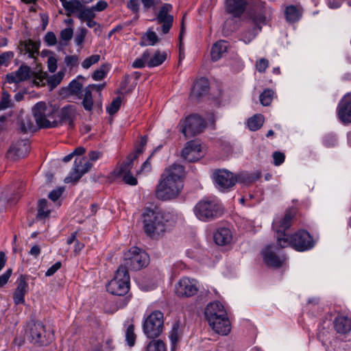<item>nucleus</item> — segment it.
Returning <instances> with one entry per match:
<instances>
[{
  "label": "nucleus",
  "mask_w": 351,
  "mask_h": 351,
  "mask_svg": "<svg viewBox=\"0 0 351 351\" xmlns=\"http://www.w3.org/2000/svg\"><path fill=\"white\" fill-rule=\"evenodd\" d=\"M184 175V168L181 165L174 163L166 168L156 186V197L163 201L176 197L182 188V178Z\"/></svg>",
  "instance_id": "obj_1"
},
{
  "label": "nucleus",
  "mask_w": 351,
  "mask_h": 351,
  "mask_svg": "<svg viewBox=\"0 0 351 351\" xmlns=\"http://www.w3.org/2000/svg\"><path fill=\"white\" fill-rule=\"evenodd\" d=\"M142 217L143 229L148 236L154 237L166 231L169 222V214L147 208Z\"/></svg>",
  "instance_id": "obj_2"
},
{
  "label": "nucleus",
  "mask_w": 351,
  "mask_h": 351,
  "mask_svg": "<svg viewBox=\"0 0 351 351\" xmlns=\"http://www.w3.org/2000/svg\"><path fill=\"white\" fill-rule=\"evenodd\" d=\"M55 106L43 101L36 103L32 108V113L39 128H52L58 126L56 119Z\"/></svg>",
  "instance_id": "obj_3"
},
{
  "label": "nucleus",
  "mask_w": 351,
  "mask_h": 351,
  "mask_svg": "<svg viewBox=\"0 0 351 351\" xmlns=\"http://www.w3.org/2000/svg\"><path fill=\"white\" fill-rule=\"evenodd\" d=\"M141 153L142 149H137L129 154L126 160L112 172V176L115 178H121L126 184L136 186L138 184V181L136 178L132 173L131 170L134 166V161Z\"/></svg>",
  "instance_id": "obj_4"
},
{
  "label": "nucleus",
  "mask_w": 351,
  "mask_h": 351,
  "mask_svg": "<svg viewBox=\"0 0 351 351\" xmlns=\"http://www.w3.org/2000/svg\"><path fill=\"white\" fill-rule=\"evenodd\" d=\"M194 213L199 220L207 221L221 217L223 209L213 200L204 199L196 204Z\"/></svg>",
  "instance_id": "obj_5"
},
{
  "label": "nucleus",
  "mask_w": 351,
  "mask_h": 351,
  "mask_svg": "<svg viewBox=\"0 0 351 351\" xmlns=\"http://www.w3.org/2000/svg\"><path fill=\"white\" fill-rule=\"evenodd\" d=\"M149 260V256L145 251L137 247H132L124 254L123 263L119 267H124L128 271H137L146 267Z\"/></svg>",
  "instance_id": "obj_6"
},
{
  "label": "nucleus",
  "mask_w": 351,
  "mask_h": 351,
  "mask_svg": "<svg viewBox=\"0 0 351 351\" xmlns=\"http://www.w3.org/2000/svg\"><path fill=\"white\" fill-rule=\"evenodd\" d=\"M107 291L112 295H124L130 289V275L124 267H119L114 278L106 286Z\"/></svg>",
  "instance_id": "obj_7"
},
{
  "label": "nucleus",
  "mask_w": 351,
  "mask_h": 351,
  "mask_svg": "<svg viewBox=\"0 0 351 351\" xmlns=\"http://www.w3.org/2000/svg\"><path fill=\"white\" fill-rule=\"evenodd\" d=\"M294 217V212L287 210L282 218L276 219L273 222V228L276 232L277 244L280 248L289 245V236L285 231L289 229Z\"/></svg>",
  "instance_id": "obj_8"
},
{
  "label": "nucleus",
  "mask_w": 351,
  "mask_h": 351,
  "mask_svg": "<svg viewBox=\"0 0 351 351\" xmlns=\"http://www.w3.org/2000/svg\"><path fill=\"white\" fill-rule=\"evenodd\" d=\"M25 337L29 342L39 346L47 345L51 341L44 324L38 321H32L27 324Z\"/></svg>",
  "instance_id": "obj_9"
},
{
  "label": "nucleus",
  "mask_w": 351,
  "mask_h": 351,
  "mask_svg": "<svg viewBox=\"0 0 351 351\" xmlns=\"http://www.w3.org/2000/svg\"><path fill=\"white\" fill-rule=\"evenodd\" d=\"M178 127L186 138L202 133L206 128L204 120L197 114H191L180 120Z\"/></svg>",
  "instance_id": "obj_10"
},
{
  "label": "nucleus",
  "mask_w": 351,
  "mask_h": 351,
  "mask_svg": "<svg viewBox=\"0 0 351 351\" xmlns=\"http://www.w3.org/2000/svg\"><path fill=\"white\" fill-rule=\"evenodd\" d=\"M164 328L163 313L159 311L152 312L144 321L143 329L149 339L156 338L162 332Z\"/></svg>",
  "instance_id": "obj_11"
},
{
  "label": "nucleus",
  "mask_w": 351,
  "mask_h": 351,
  "mask_svg": "<svg viewBox=\"0 0 351 351\" xmlns=\"http://www.w3.org/2000/svg\"><path fill=\"white\" fill-rule=\"evenodd\" d=\"M289 245L297 251L304 252L314 246V241L307 231L300 230L291 237L289 236Z\"/></svg>",
  "instance_id": "obj_12"
},
{
  "label": "nucleus",
  "mask_w": 351,
  "mask_h": 351,
  "mask_svg": "<svg viewBox=\"0 0 351 351\" xmlns=\"http://www.w3.org/2000/svg\"><path fill=\"white\" fill-rule=\"evenodd\" d=\"M31 73H32L34 77V82H36V80H39L40 82H43L44 79H45L47 76L46 73H34L32 72L30 68L27 65H21L19 69L11 73H9L6 75L7 81L8 83H19L21 82H23L27 80L31 77Z\"/></svg>",
  "instance_id": "obj_13"
},
{
  "label": "nucleus",
  "mask_w": 351,
  "mask_h": 351,
  "mask_svg": "<svg viewBox=\"0 0 351 351\" xmlns=\"http://www.w3.org/2000/svg\"><path fill=\"white\" fill-rule=\"evenodd\" d=\"M198 290V282L188 277L182 278L176 285V293L180 298L192 297L197 293Z\"/></svg>",
  "instance_id": "obj_14"
},
{
  "label": "nucleus",
  "mask_w": 351,
  "mask_h": 351,
  "mask_svg": "<svg viewBox=\"0 0 351 351\" xmlns=\"http://www.w3.org/2000/svg\"><path fill=\"white\" fill-rule=\"evenodd\" d=\"M278 250L277 246L270 245L267 246L263 251V260L267 266L279 268L286 261V257L284 255L280 254Z\"/></svg>",
  "instance_id": "obj_15"
},
{
  "label": "nucleus",
  "mask_w": 351,
  "mask_h": 351,
  "mask_svg": "<svg viewBox=\"0 0 351 351\" xmlns=\"http://www.w3.org/2000/svg\"><path fill=\"white\" fill-rule=\"evenodd\" d=\"M92 167V164L84 158H75L71 174L64 178L65 183H76Z\"/></svg>",
  "instance_id": "obj_16"
},
{
  "label": "nucleus",
  "mask_w": 351,
  "mask_h": 351,
  "mask_svg": "<svg viewBox=\"0 0 351 351\" xmlns=\"http://www.w3.org/2000/svg\"><path fill=\"white\" fill-rule=\"evenodd\" d=\"M28 140H19L12 143L7 152V157L11 160H16L25 157L29 151Z\"/></svg>",
  "instance_id": "obj_17"
},
{
  "label": "nucleus",
  "mask_w": 351,
  "mask_h": 351,
  "mask_svg": "<svg viewBox=\"0 0 351 351\" xmlns=\"http://www.w3.org/2000/svg\"><path fill=\"white\" fill-rule=\"evenodd\" d=\"M172 10L171 4L165 3L162 5L156 16V20L158 24H162L161 30L163 34H167L173 25V17L172 15L169 14V12Z\"/></svg>",
  "instance_id": "obj_18"
},
{
  "label": "nucleus",
  "mask_w": 351,
  "mask_h": 351,
  "mask_svg": "<svg viewBox=\"0 0 351 351\" xmlns=\"http://www.w3.org/2000/svg\"><path fill=\"white\" fill-rule=\"evenodd\" d=\"M214 179L220 189L233 186L237 181L234 175L226 170H218L214 173Z\"/></svg>",
  "instance_id": "obj_19"
},
{
  "label": "nucleus",
  "mask_w": 351,
  "mask_h": 351,
  "mask_svg": "<svg viewBox=\"0 0 351 351\" xmlns=\"http://www.w3.org/2000/svg\"><path fill=\"white\" fill-rule=\"evenodd\" d=\"M202 151L201 145L195 141H190L186 143L182 149V157L189 162H195L200 158Z\"/></svg>",
  "instance_id": "obj_20"
},
{
  "label": "nucleus",
  "mask_w": 351,
  "mask_h": 351,
  "mask_svg": "<svg viewBox=\"0 0 351 351\" xmlns=\"http://www.w3.org/2000/svg\"><path fill=\"white\" fill-rule=\"evenodd\" d=\"M205 317L208 323L213 320L227 315L223 306L219 302H211L208 304L205 309Z\"/></svg>",
  "instance_id": "obj_21"
},
{
  "label": "nucleus",
  "mask_w": 351,
  "mask_h": 351,
  "mask_svg": "<svg viewBox=\"0 0 351 351\" xmlns=\"http://www.w3.org/2000/svg\"><path fill=\"white\" fill-rule=\"evenodd\" d=\"M208 90L209 83L208 80L202 77L195 82L190 96L191 99L198 101L206 96Z\"/></svg>",
  "instance_id": "obj_22"
},
{
  "label": "nucleus",
  "mask_w": 351,
  "mask_h": 351,
  "mask_svg": "<svg viewBox=\"0 0 351 351\" xmlns=\"http://www.w3.org/2000/svg\"><path fill=\"white\" fill-rule=\"evenodd\" d=\"M76 117V110L73 106H67L62 108L59 114L58 125L68 124L70 128L74 127V121Z\"/></svg>",
  "instance_id": "obj_23"
},
{
  "label": "nucleus",
  "mask_w": 351,
  "mask_h": 351,
  "mask_svg": "<svg viewBox=\"0 0 351 351\" xmlns=\"http://www.w3.org/2000/svg\"><path fill=\"white\" fill-rule=\"evenodd\" d=\"M28 284L25 276L21 275L17 280V287L14 291L13 299L15 304H23L25 302V295L27 291Z\"/></svg>",
  "instance_id": "obj_24"
},
{
  "label": "nucleus",
  "mask_w": 351,
  "mask_h": 351,
  "mask_svg": "<svg viewBox=\"0 0 351 351\" xmlns=\"http://www.w3.org/2000/svg\"><path fill=\"white\" fill-rule=\"evenodd\" d=\"M338 116L344 123H351V97H344L338 106Z\"/></svg>",
  "instance_id": "obj_25"
},
{
  "label": "nucleus",
  "mask_w": 351,
  "mask_h": 351,
  "mask_svg": "<svg viewBox=\"0 0 351 351\" xmlns=\"http://www.w3.org/2000/svg\"><path fill=\"white\" fill-rule=\"evenodd\" d=\"M247 2L245 0H226V11L234 17L241 16L245 10Z\"/></svg>",
  "instance_id": "obj_26"
},
{
  "label": "nucleus",
  "mask_w": 351,
  "mask_h": 351,
  "mask_svg": "<svg viewBox=\"0 0 351 351\" xmlns=\"http://www.w3.org/2000/svg\"><path fill=\"white\" fill-rule=\"evenodd\" d=\"M208 324L215 332L218 334L227 335L230 332V323L227 315L220 317Z\"/></svg>",
  "instance_id": "obj_27"
},
{
  "label": "nucleus",
  "mask_w": 351,
  "mask_h": 351,
  "mask_svg": "<svg viewBox=\"0 0 351 351\" xmlns=\"http://www.w3.org/2000/svg\"><path fill=\"white\" fill-rule=\"evenodd\" d=\"M40 44L31 39L21 41L19 49L21 53L28 54L29 58H35L39 53Z\"/></svg>",
  "instance_id": "obj_28"
},
{
  "label": "nucleus",
  "mask_w": 351,
  "mask_h": 351,
  "mask_svg": "<svg viewBox=\"0 0 351 351\" xmlns=\"http://www.w3.org/2000/svg\"><path fill=\"white\" fill-rule=\"evenodd\" d=\"M232 233L228 228H219L214 234V240L218 245H227L232 243Z\"/></svg>",
  "instance_id": "obj_29"
},
{
  "label": "nucleus",
  "mask_w": 351,
  "mask_h": 351,
  "mask_svg": "<svg viewBox=\"0 0 351 351\" xmlns=\"http://www.w3.org/2000/svg\"><path fill=\"white\" fill-rule=\"evenodd\" d=\"M335 330L339 334H346L351 330V319L346 316L339 315L334 321Z\"/></svg>",
  "instance_id": "obj_30"
},
{
  "label": "nucleus",
  "mask_w": 351,
  "mask_h": 351,
  "mask_svg": "<svg viewBox=\"0 0 351 351\" xmlns=\"http://www.w3.org/2000/svg\"><path fill=\"white\" fill-rule=\"evenodd\" d=\"M228 43L225 40H219L212 47L210 55L213 61L220 59L223 54L227 51Z\"/></svg>",
  "instance_id": "obj_31"
},
{
  "label": "nucleus",
  "mask_w": 351,
  "mask_h": 351,
  "mask_svg": "<svg viewBox=\"0 0 351 351\" xmlns=\"http://www.w3.org/2000/svg\"><path fill=\"white\" fill-rule=\"evenodd\" d=\"M261 28V26L252 25L241 33V40L245 44H249L258 35Z\"/></svg>",
  "instance_id": "obj_32"
},
{
  "label": "nucleus",
  "mask_w": 351,
  "mask_h": 351,
  "mask_svg": "<svg viewBox=\"0 0 351 351\" xmlns=\"http://www.w3.org/2000/svg\"><path fill=\"white\" fill-rule=\"evenodd\" d=\"M37 215L36 217L38 219H45L49 216L51 210L48 206V202L45 199H42L38 201L37 207Z\"/></svg>",
  "instance_id": "obj_33"
},
{
  "label": "nucleus",
  "mask_w": 351,
  "mask_h": 351,
  "mask_svg": "<svg viewBox=\"0 0 351 351\" xmlns=\"http://www.w3.org/2000/svg\"><path fill=\"white\" fill-rule=\"evenodd\" d=\"M167 59V53L165 52H160L156 51L154 56L149 58L147 66L149 67H154L162 64Z\"/></svg>",
  "instance_id": "obj_34"
},
{
  "label": "nucleus",
  "mask_w": 351,
  "mask_h": 351,
  "mask_svg": "<svg viewBox=\"0 0 351 351\" xmlns=\"http://www.w3.org/2000/svg\"><path fill=\"white\" fill-rule=\"evenodd\" d=\"M182 336V332L180 328V324L176 322L173 324V328L169 334V338L171 343L172 350L175 349L177 343Z\"/></svg>",
  "instance_id": "obj_35"
},
{
  "label": "nucleus",
  "mask_w": 351,
  "mask_h": 351,
  "mask_svg": "<svg viewBox=\"0 0 351 351\" xmlns=\"http://www.w3.org/2000/svg\"><path fill=\"white\" fill-rule=\"evenodd\" d=\"M264 123V117L261 114H255L247 121V125L250 130L256 131L260 129Z\"/></svg>",
  "instance_id": "obj_36"
},
{
  "label": "nucleus",
  "mask_w": 351,
  "mask_h": 351,
  "mask_svg": "<svg viewBox=\"0 0 351 351\" xmlns=\"http://www.w3.org/2000/svg\"><path fill=\"white\" fill-rule=\"evenodd\" d=\"M285 16L288 22L295 23L300 19V14L294 5H290L285 10Z\"/></svg>",
  "instance_id": "obj_37"
},
{
  "label": "nucleus",
  "mask_w": 351,
  "mask_h": 351,
  "mask_svg": "<svg viewBox=\"0 0 351 351\" xmlns=\"http://www.w3.org/2000/svg\"><path fill=\"white\" fill-rule=\"evenodd\" d=\"M143 39H145V40H142L140 43V45L142 47L147 46V45H156L158 40L159 38L157 36V34L149 30L146 34L143 37Z\"/></svg>",
  "instance_id": "obj_38"
},
{
  "label": "nucleus",
  "mask_w": 351,
  "mask_h": 351,
  "mask_svg": "<svg viewBox=\"0 0 351 351\" xmlns=\"http://www.w3.org/2000/svg\"><path fill=\"white\" fill-rule=\"evenodd\" d=\"M82 104L84 108L87 111H91L93 106V100L91 90L90 88H86Z\"/></svg>",
  "instance_id": "obj_39"
},
{
  "label": "nucleus",
  "mask_w": 351,
  "mask_h": 351,
  "mask_svg": "<svg viewBox=\"0 0 351 351\" xmlns=\"http://www.w3.org/2000/svg\"><path fill=\"white\" fill-rule=\"evenodd\" d=\"M83 3L79 0H70L69 5L65 8V10L68 12L67 15L69 16L74 13H77L78 14L83 8Z\"/></svg>",
  "instance_id": "obj_40"
},
{
  "label": "nucleus",
  "mask_w": 351,
  "mask_h": 351,
  "mask_svg": "<svg viewBox=\"0 0 351 351\" xmlns=\"http://www.w3.org/2000/svg\"><path fill=\"white\" fill-rule=\"evenodd\" d=\"M274 92L269 88L265 89L259 96L260 102L263 106H269L274 98Z\"/></svg>",
  "instance_id": "obj_41"
},
{
  "label": "nucleus",
  "mask_w": 351,
  "mask_h": 351,
  "mask_svg": "<svg viewBox=\"0 0 351 351\" xmlns=\"http://www.w3.org/2000/svg\"><path fill=\"white\" fill-rule=\"evenodd\" d=\"M21 130L23 132H34L36 130V125L29 117H25L21 119Z\"/></svg>",
  "instance_id": "obj_42"
},
{
  "label": "nucleus",
  "mask_w": 351,
  "mask_h": 351,
  "mask_svg": "<svg viewBox=\"0 0 351 351\" xmlns=\"http://www.w3.org/2000/svg\"><path fill=\"white\" fill-rule=\"evenodd\" d=\"M73 31L71 28H65L60 32V46H66L68 42L72 38Z\"/></svg>",
  "instance_id": "obj_43"
},
{
  "label": "nucleus",
  "mask_w": 351,
  "mask_h": 351,
  "mask_svg": "<svg viewBox=\"0 0 351 351\" xmlns=\"http://www.w3.org/2000/svg\"><path fill=\"white\" fill-rule=\"evenodd\" d=\"M146 351H167L165 343L161 340L151 341L146 347Z\"/></svg>",
  "instance_id": "obj_44"
},
{
  "label": "nucleus",
  "mask_w": 351,
  "mask_h": 351,
  "mask_svg": "<svg viewBox=\"0 0 351 351\" xmlns=\"http://www.w3.org/2000/svg\"><path fill=\"white\" fill-rule=\"evenodd\" d=\"M13 103L10 99V95L5 90L2 92V95L0 101V111L12 108Z\"/></svg>",
  "instance_id": "obj_45"
},
{
  "label": "nucleus",
  "mask_w": 351,
  "mask_h": 351,
  "mask_svg": "<svg viewBox=\"0 0 351 351\" xmlns=\"http://www.w3.org/2000/svg\"><path fill=\"white\" fill-rule=\"evenodd\" d=\"M77 17L82 21H86L90 19H94L95 14L92 8H86L84 5L82 10L77 14Z\"/></svg>",
  "instance_id": "obj_46"
},
{
  "label": "nucleus",
  "mask_w": 351,
  "mask_h": 351,
  "mask_svg": "<svg viewBox=\"0 0 351 351\" xmlns=\"http://www.w3.org/2000/svg\"><path fill=\"white\" fill-rule=\"evenodd\" d=\"M136 335L134 333V325H130L126 330L125 339L129 346H134L136 341Z\"/></svg>",
  "instance_id": "obj_47"
},
{
  "label": "nucleus",
  "mask_w": 351,
  "mask_h": 351,
  "mask_svg": "<svg viewBox=\"0 0 351 351\" xmlns=\"http://www.w3.org/2000/svg\"><path fill=\"white\" fill-rule=\"evenodd\" d=\"M149 58V53L146 51H145L140 58L136 59L132 63V67L134 68H143L145 66V62H148Z\"/></svg>",
  "instance_id": "obj_48"
},
{
  "label": "nucleus",
  "mask_w": 351,
  "mask_h": 351,
  "mask_svg": "<svg viewBox=\"0 0 351 351\" xmlns=\"http://www.w3.org/2000/svg\"><path fill=\"white\" fill-rule=\"evenodd\" d=\"M100 60V56L98 54H95L89 56L88 58H86L82 62V66L85 69H88L90 68L93 64H95L97 63Z\"/></svg>",
  "instance_id": "obj_49"
},
{
  "label": "nucleus",
  "mask_w": 351,
  "mask_h": 351,
  "mask_svg": "<svg viewBox=\"0 0 351 351\" xmlns=\"http://www.w3.org/2000/svg\"><path fill=\"white\" fill-rule=\"evenodd\" d=\"M121 104V99L120 97H117L111 102L110 105L107 107V112L111 115L115 114L119 110Z\"/></svg>",
  "instance_id": "obj_50"
},
{
  "label": "nucleus",
  "mask_w": 351,
  "mask_h": 351,
  "mask_svg": "<svg viewBox=\"0 0 351 351\" xmlns=\"http://www.w3.org/2000/svg\"><path fill=\"white\" fill-rule=\"evenodd\" d=\"M106 75V67L104 65H102L99 67V69H97L94 71L92 75L93 79L95 80H101L105 77Z\"/></svg>",
  "instance_id": "obj_51"
},
{
  "label": "nucleus",
  "mask_w": 351,
  "mask_h": 351,
  "mask_svg": "<svg viewBox=\"0 0 351 351\" xmlns=\"http://www.w3.org/2000/svg\"><path fill=\"white\" fill-rule=\"evenodd\" d=\"M250 18L253 22L252 25L261 26V24L265 23L266 18L262 13L253 14L251 15Z\"/></svg>",
  "instance_id": "obj_52"
},
{
  "label": "nucleus",
  "mask_w": 351,
  "mask_h": 351,
  "mask_svg": "<svg viewBox=\"0 0 351 351\" xmlns=\"http://www.w3.org/2000/svg\"><path fill=\"white\" fill-rule=\"evenodd\" d=\"M64 77L63 72H58L57 74L52 75L48 80L49 83L53 87L58 85Z\"/></svg>",
  "instance_id": "obj_53"
},
{
  "label": "nucleus",
  "mask_w": 351,
  "mask_h": 351,
  "mask_svg": "<svg viewBox=\"0 0 351 351\" xmlns=\"http://www.w3.org/2000/svg\"><path fill=\"white\" fill-rule=\"evenodd\" d=\"M269 66V61L265 58H261L256 63V69L260 73L265 71Z\"/></svg>",
  "instance_id": "obj_54"
},
{
  "label": "nucleus",
  "mask_w": 351,
  "mask_h": 351,
  "mask_svg": "<svg viewBox=\"0 0 351 351\" xmlns=\"http://www.w3.org/2000/svg\"><path fill=\"white\" fill-rule=\"evenodd\" d=\"M64 62L68 66L74 67L78 65L79 58L76 55L66 56L64 58Z\"/></svg>",
  "instance_id": "obj_55"
},
{
  "label": "nucleus",
  "mask_w": 351,
  "mask_h": 351,
  "mask_svg": "<svg viewBox=\"0 0 351 351\" xmlns=\"http://www.w3.org/2000/svg\"><path fill=\"white\" fill-rule=\"evenodd\" d=\"M152 154L143 163L141 169L136 171V175L141 174L143 173H148L152 170V165L150 162V158Z\"/></svg>",
  "instance_id": "obj_56"
},
{
  "label": "nucleus",
  "mask_w": 351,
  "mask_h": 351,
  "mask_svg": "<svg viewBox=\"0 0 351 351\" xmlns=\"http://www.w3.org/2000/svg\"><path fill=\"white\" fill-rule=\"evenodd\" d=\"M69 90L71 94H77L82 89V85L76 80H73L69 85Z\"/></svg>",
  "instance_id": "obj_57"
},
{
  "label": "nucleus",
  "mask_w": 351,
  "mask_h": 351,
  "mask_svg": "<svg viewBox=\"0 0 351 351\" xmlns=\"http://www.w3.org/2000/svg\"><path fill=\"white\" fill-rule=\"evenodd\" d=\"M45 41L48 46H53L57 43V38L55 34L52 32H49L45 36Z\"/></svg>",
  "instance_id": "obj_58"
},
{
  "label": "nucleus",
  "mask_w": 351,
  "mask_h": 351,
  "mask_svg": "<svg viewBox=\"0 0 351 351\" xmlns=\"http://www.w3.org/2000/svg\"><path fill=\"white\" fill-rule=\"evenodd\" d=\"M285 156L283 153L280 152H275L273 153L274 164L276 166H279L285 161Z\"/></svg>",
  "instance_id": "obj_59"
},
{
  "label": "nucleus",
  "mask_w": 351,
  "mask_h": 351,
  "mask_svg": "<svg viewBox=\"0 0 351 351\" xmlns=\"http://www.w3.org/2000/svg\"><path fill=\"white\" fill-rule=\"evenodd\" d=\"M12 273V269H8L5 273L0 276V288L3 287L8 282Z\"/></svg>",
  "instance_id": "obj_60"
},
{
  "label": "nucleus",
  "mask_w": 351,
  "mask_h": 351,
  "mask_svg": "<svg viewBox=\"0 0 351 351\" xmlns=\"http://www.w3.org/2000/svg\"><path fill=\"white\" fill-rule=\"evenodd\" d=\"M14 56L12 51H7L0 54V66L7 64Z\"/></svg>",
  "instance_id": "obj_61"
},
{
  "label": "nucleus",
  "mask_w": 351,
  "mask_h": 351,
  "mask_svg": "<svg viewBox=\"0 0 351 351\" xmlns=\"http://www.w3.org/2000/svg\"><path fill=\"white\" fill-rule=\"evenodd\" d=\"M63 189L60 187L57 189L53 190L49 194V198L55 202L56 201L62 194Z\"/></svg>",
  "instance_id": "obj_62"
},
{
  "label": "nucleus",
  "mask_w": 351,
  "mask_h": 351,
  "mask_svg": "<svg viewBox=\"0 0 351 351\" xmlns=\"http://www.w3.org/2000/svg\"><path fill=\"white\" fill-rule=\"evenodd\" d=\"M127 7L134 13H138L139 10L138 0H129L127 4Z\"/></svg>",
  "instance_id": "obj_63"
},
{
  "label": "nucleus",
  "mask_w": 351,
  "mask_h": 351,
  "mask_svg": "<svg viewBox=\"0 0 351 351\" xmlns=\"http://www.w3.org/2000/svg\"><path fill=\"white\" fill-rule=\"evenodd\" d=\"M62 263L58 261L53 264L51 267H50L45 273L46 276H51L53 275L60 267Z\"/></svg>",
  "instance_id": "obj_64"
}]
</instances>
